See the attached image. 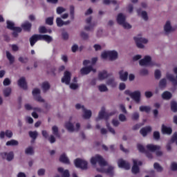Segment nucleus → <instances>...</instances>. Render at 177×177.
I'll return each instance as SVG.
<instances>
[{
  "label": "nucleus",
  "instance_id": "1",
  "mask_svg": "<svg viewBox=\"0 0 177 177\" xmlns=\"http://www.w3.org/2000/svg\"><path fill=\"white\" fill-rule=\"evenodd\" d=\"M91 162L92 165L95 166L96 164H99L100 169L97 168V171L98 172H106V174H111L114 167L111 166L107 165V162L104 160L103 157L100 155H95V156L92 157L91 159Z\"/></svg>",
  "mask_w": 177,
  "mask_h": 177
},
{
  "label": "nucleus",
  "instance_id": "2",
  "mask_svg": "<svg viewBox=\"0 0 177 177\" xmlns=\"http://www.w3.org/2000/svg\"><path fill=\"white\" fill-rule=\"evenodd\" d=\"M116 21L119 26H122L125 30H131L132 25L127 21V16L122 12L119 13L116 17Z\"/></svg>",
  "mask_w": 177,
  "mask_h": 177
},
{
  "label": "nucleus",
  "instance_id": "3",
  "mask_svg": "<svg viewBox=\"0 0 177 177\" xmlns=\"http://www.w3.org/2000/svg\"><path fill=\"white\" fill-rule=\"evenodd\" d=\"M133 39L138 49H145V45L149 44V39L142 37L140 35L134 37Z\"/></svg>",
  "mask_w": 177,
  "mask_h": 177
},
{
  "label": "nucleus",
  "instance_id": "4",
  "mask_svg": "<svg viewBox=\"0 0 177 177\" xmlns=\"http://www.w3.org/2000/svg\"><path fill=\"white\" fill-rule=\"evenodd\" d=\"M173 72L174 73V74H176V77H175V75H174V74H172L169 72H167L166 73V78L169 81L172 82V84L174 86H177V66H175L173 68Z\"/></svg>",
  "mask_w": 177,
  "mask_h": 177
},
{
  "label": "nucleus",
  "instance_id": "5",
  "mask_svg": "<svg viewBox=\"0 0 177 177\" xmlns=\"http://www.w3.org/2000/svg\"><path fill=\"white\" fill-rule=\"evenodd\" d=\"M111 113H107L106 111V108L102 107L101 110L98 113V116L96 118V121H100V120H109V117H111Z\"/></svg>",
  "mask_w": 177,
  "mask_h": 177
},
{
  "label": "nucleus",
  "instance_id": "6",
  "mask_svg": "<svg viewBox=\"0 0 177 177\" xmlns=\"http://www.w3.org/2000/svg\"><path fill=\"white\" fill-rule=\"evenodd\" d=\"M147 149L149 151H156V154L158 157H161V156H162V152L161 151V147L159 145L149 144L147 145Z\"/></svg>",
  "mask_w": 177,
  "mask_h": 177
},
{
  "label": "nucleus",
  "instance_id": "7",
  "mask_svg": "<svg viewBox=\"0 0 177 177\" xmlns=\"http://www.w3.org/2000/svg\"><path fill=\"white\" fill-rule=\"evenodd\" d=\"M75 165L77 168H81V169H88V162L84 159L77 158L74 161Z\"/></svg>",
  "mask_w": 177,
  "mask_h": 177
},
{
  "label": "nucleus",
  "instance_id": "8",
  "mask_svg": "<svg viewBox=\"0 0 177 177\" xmlns=\"http://www.w3.org/2000/svg\"><path fill=\"white\" fill-rule=\"evenodd\" d=\"M131 97L138 104V103H140L142 93H140V91H135L131 94Z\"/></svg>",
  "mask_w": 177,
  "mask_h": 177
},
{
  "label": "nucleus",
  "instance_id": "9",
  "mask_svg": "<svg viewBox=\"0 0 177 177\" xmlns=\"http://www.w3.org/2000/svg\"><path fill=\"white\" fill-rule=\"evenodd\" d=\"M61 81L63 84H66V85H70V82L71 81V73L68 71H66Z\"/></svg>",
  "mask_w": 177,
  "mask_h": 177
},
{
  "label": "nucleus",
  "instance_id": "10",
  "mask_svg": "<svg viewBox=\"0 0 177 177\" xmlns=\"http://www.w3.org/2000/svg\"><path fill=\"white\" fill-rule=\"evenodd\" d=\"M0 156L3 160H7V161H12V160L15 158V153L13 151L2 152L0 153Z\"/></svg>",
  "mask_w": 177,
  "mask_h": 177
},
{
  "label": "nucleus",
  "instance_id": "11",
  "mask_svg": "<svg viewBox=\"0 0 177 177\" xmlns=\"http://www.w3.org/2000/svg\"><path fill=\"white\" fill-rule=\"evenodd\" d=\"M91 71H93V73L96 72V69L93 68V66H88L86 67H84L80 70V73L82 75H88Z\"/></svg>",
  "mask_w": 177,
  "mask_h": 177
},
{
  "label": "nucleus",
  "instance_id": "12",
  "mask_svg": "<svg viewBox=\"0 0 177 177\" xmlns=\"http://www.w3.org/2000/svg\"><path fill=\"white\" fill-rule=\"evenodd\" d=\"M140 66H149L150 67L151 64V57L146 55L143 59H140Z\"/></svg>",
  "mask_w": 177,
  "mask_h": 177
},
{
  "label": "nucleus",
  "instance_id": "13",
  "mask_svg": "<svg viewBox=\"0 0 177 177\" xmlns=\"http://www.w3.org/2000/svg\"><path fill=\"white\" fill-rule=\"evenodd\" d=\"M133 165L132 167L131 171L133 174H139V167L138 165H142V162L136 159L133 160Z\"/></svg>",
  "mask_w": 177,
  "mask_h": 177
},
{
  "label": "nucleus",
  "instance_id": "14",
  "mask_svg": "<svg viewBox=\"0 0 177 177\" xmlns=\"http://www.w3.org/2000/svg\"><path fill=\"white\" fill-rule=\"evenodd\" d=\"M118 165L119 168H124V169H131V165L129 164V162L122 159H120L118 161Z\"/></svg>",
  "mask_w": 177,
  "mask_h": 177
},
{
  "label": "nucleus",
  "instance_id": "15",
  "mask_svg": "<svg viewBox=\"0 0 177 177\" xmlns=\"http://www.w3.org/2000/svg\"><path fill=\"white\" fill-rule=\"evenodd\" d=\"M73 117L69 118V121L65 123V128L68 131V132H75V129L74 124L72 123Z\"/></svg>",
  "mask_w": 177,
  "mask_h": 177
},
{
  "label": "nucleus",
  "instance_id": "16",
  "mask_svg": "<svg viewBox=\"0 0 177 177\" xmlns=\"http://www.w3.org/2000/svg\"><path fill=\"white\" fill-rule=\"evenodd\" d=\"M7 28L12 31H17L18 32H21L22 30L20 27H15V23L11 21H7Z\"/></svg>",
  "mask_w": 177,
  "mask_h": 177
},
{
  "label": "nucleus",
  "instance_id": "17",
  "mask_svg": "<svg viewBox=\"0 0 177 177\" xmlns=\"http://www.w3.org/2000/svg\"><path fill=\"white\" fill-rule=\"evenodd\" d=\"M174 30V28H172V24H171V21H166L164 26L165 33L167 35L171 34V32H172Z\"/></svg>",
  "mask_w": 177,
  "mask_h": 177
},
{
  "label": "nucleus",
  "instance_id": "18",
  "mask_svg": "<svg viewBox=\"0 0 177 177\" xmlns=\"http://www.w3.org/2000/svg\"><path fill=\"white\" fill-rule=\"evenodd\" d=\"M109 77H110V74L107 73L106 71H102L98 73V80H100V81H104V80L109 78Z\"/></svg>",
  "mask_w": 177,
  "mask_h": 177
},
{
  "label": "nucleus",
  "instance_id": "19",
  "mask_svg": "<svg viewBox=\"0 0 177 177\" xmlns=\"http://www.w3.org/2000/svg\"><path fill=\"white\" fill-rule=\"evenodd\" d=\"M39 39H41V41H46L48 44H50V42L53 41V38L48 35H40V36H39Z\"/></svg>",
  "mask_w": 177,
  "mask_h": 177
},
{
  "label": "nucleus",
  "instance_id": "20",
  "mask_svg": "<svg viewBox=\"0 0 177 177\" xmlns=\"http://www.w3.org/2000/svg\"><path fill=\"white\" fill-rule=\"evenodd\" d=\"M103 3L104 5H110L111 3H112V5H116L115 10H117V9H118V6L121 5V2L117 1L116 0H103Z\"/></svg>",
  "mask_w": 177,
  "mask_h": 177
},
{
  "label": "nucleus",
  "instance_id": "21",
  "mask_svg": "<svg viewBox=\"0 0 177 177\" xmlns=\"http://www.w3.org/2000/svg\"><path fill=\"white\" fill-rule=\"evenodd\" d=\"M137 13L138 16H140V17H142V19L145 20V21H147V20H149V16L147 15V12L138 9L137 10Z\"/></svg>",
  "mask_w": 177,
  "mask_h": 177
},
{
  "label": "nucleus",
  "instance_id": "22",
  "mask_svg": "<svg viewBox=\"0 0 177 177\" xmlns=\"http://www.w3.org/2000/svg\"><path fill=\"white\" fill-rule=\"evenodd\" d=\"M18 86L22 89H27V82H26V77H22L18 80Z\"/></svg>",
  "mask_w": 177,
  "mask_h": 177
},
{
  "label": "nucleus",
  "instance_id": "23",
  "mask_svg": "<svg viewBox=\"0 0 177 177\" xmlns=\"http://www.w3.org/2000/svg\"><path fill=\"white\" fill-rule=\"evenodd\" d=\"M82 117L84 120H89L92 117V111L84 109Z\"/></svg>",
  "mask_w": 177,
  "mask_h": 177
},
{
  "label": "nucleus",
  "instance_id": "24",
  "mask_svg": "<svg viewBox=\"0 0 177 177\" xmlns=\"http://www.w3.org/2000/svg\"><path fill=\"white\" fill-rule=\"evenodd\" d=\"M109 52V60H117L118 59V53L115 50H111Z\"/></svg>",
  "mask_w": 177,
  "mask_h": 177
},
{
  "label": "nucleus",
  "instance_id": "25",
  "mask_svg": "<svg viewBox=\"0 0 177 177\" xmlns=\"http://www.w3.org/2000/svg\"><path fill=\"white\" fill-rule=\"evenodd\" d=\"M106 85L109 86H111V88H115L117 86V83L115 82V79L114 77H110L106 80Z\"/></svg>",
  "mask_w": 177,
  "mask_h": 177
},
{
  "label": "nucleus",
  "instance_id": "26",
  "mask_svg": "<svg viewBox=\"0 0 177 177\" xmlns=\"http://www.w3.org/2000/svg\"><path fill=\"white\" fill-rule=\"evenodd\" d=\"M39 36L40 35H34L30 38V42L32 46L33 45H35L37 41H41V39H39Z\"/></svg>",
  "mask_w": 177,
  "mask_h": 177
},
{
  "label": "nucleus",
  "instance_id": "27",
  "mask_svg": "<svg viewBox=\"0 0 177 177\" xmlns=\"http://www.w3.org/2000/svg\"><path fill=\"white\" fill-rule=\"evenodd\" d=\"M119 75L121 81L125 82L127 80H128V72L120 71L119 72Z\"/></svg>",
  "mask_w": 177,
  "mask_h": 177
},
{
  "label": "nucleus",
  "instance_id": "28",
  "mask_svg": "<svg viewBox=\"0 0 177 177\" xmlns=\"http://www.w3.org/2000/svg\"><path fill=\"white\" fill-rule=\"evenodd\" d=\"M57 171L59 174H62V177H70V172L68 170H64L62 167H58Z\"/></svg>",
  "mask_w": 177,
  "mask_h": 177
},
{
  "label": "nucleus",
  "instance_id": "29",
  "mask_svg": "<svg viewBox=\"0 0 177 177\" xmlns=\"http://www.w3.org/2000/svg\"><path fill=\"white\" fill-rule=\"evenodd\" d=\"M59 161L60 162H63L64 164H70V160H68V158L67 157V155H66V153H63L60 156Z\"/></svg>",
  "mask_w": 177,
  "mask_h": 177
},
{
  "label": "nucleus",
  "instance_id": "30",
  "mask_svg": "<svg viewBox=\"0 0 177 177\" xmlns=\"http://www.w3.org/2000/svg\"><path fill=\"white\" fill-rule=\"evenodd\" d=\"M140 132L142 136H146L149 132H151V127L150 126L144 127L140 131Z\"/></svg>",
  "mask_w": 177,
  "mask_h": 177
},
{
  "label": "nucleus",
  "instance_id": "31",
  "mask_svg": "<svg viewBox=\"0 0 177 177\" xmlns=\"http://www.w3.org/2000/svg\"><path fill=\"white\" fill-rule=\"evenodd\" d=\"M162 133H167V135H171L172 133V129L168 127L164 124L162 125Z\"/></svg>",
  "mask_w": 177,
  "mask_h": 177
},
{
  "label": "nucleus",
  "instance_id": "32",
  "mask_svg": "<svg viewBox=\"0 0 177 177\" xmlns=\"http://www.w3.org/2000/svg\"><path fill=\"white\" fill-rule=\"evenodd\" d=\"M139 111L142 113H149L150 111H151V107H150V106L142 105L139 107Z\"/></svg>",
  "mask_w": 177,
  "mask_h": 177
},
{
  "label": "nucleus",
  "instance_id": "33",
  "mask_svg": "<svg viewBox=\"0 0 177 177\" xmlns=\"http://www.w3.org/2000/svg\"><path fill=\"white\" fill-rule=\"evenodd\" d=\"M32 26V25L31 24V23L28 21H26L21 24V27L24 28L25 31H30V30H31Z\"/></svg>",
  "mask_w": 177,
  "mask_h": 177
},
{
  "label": "nucleus",
  "instance_id": "34",
  "mask_svg": "<svg viewBox=\"0 0 177 177\" xmlns=\"http://www.w3.org/2000/svg\"><path fill=\"white\" fill-rule=\"evenodd\" d=\"M41 89L43 92L46 93L50 89V84H49V82H45L41 84Z\"/></svg>",
  "mask_w": 177,
  "mask_h": 177
},
{
  "label": "nucleus",
  "instance_id": "35",
  "mask_svg": "<svg viewBox=\"0 0 177 177\" xmlns=\"http://www.w3.org/2000/svg\"><path fill=\"white\" fill-rule=\"evenodd\" d=\"M162 99H165V100H169V99L172 97V93H171V92L169 91H165L162 94Z\"/></svg>",
  "mask_w": 177,
  "mask_h": 177
},
{
  "label": "nucleus",
  "instance_id": "36",
  "mask_svg": "<svg viewBox=\"0 0 177 177\" xmlns=\"http://www.w3.org/2000/svg\"><path fill=\"white\" fill-rule=\"evenodd\" d=\"M3 93L5 97H9L12 94V88L10 87H7L3 89Z\"/></svg>",
  "mask_w": 177,
  "mask_h": 177
},
{
  "label": "nucleus",
  "instance_id": "37",
  "mask_svg": "<svg viewBox=\"0 0 177 177\" xmlns=\"http://www.w3.org/2000/svg\"><path fill=\"white\" fill-rule=\"evenodd\" d=\"M6 57L9 60L10 64L15 63V56L12 55V54L9 51H6Z\"/></svg>",
  "mask_w": 177,
  "mask_h": 177
},
{
  "label": "nucleus",
  "instance_id": "38",
  "mask_svg": "<svg viewBox=\"0 0 177 177\" xmlns=\"http://www.w3.org/2000/svg\"><path fill=\"white\" fill-rule=\"evenodd\" d=\"M6 146H19V141L10 140L6 143Z\"/></svg>",
  "mask_w": 177,
  "mask_h": 177
},
{
  "label": "nucleus",
  "instance_id": "39",
  "mask_svg": "<svg viewBox=\"0 0 177 177\" xmlns=\"http://www.w3.org/2000/svg\"><path fill=\"white\" fill-rule=\"evenodd\" d=\"M53 134L56 136V138H60V133H59V128L57 126H53L52 127Z\"/></svg>",
  "mask_w": 177,
  "mask_h": 177
},
{
  "label": "nucleus",
  "instance_id": "40",
  "mask_svg": "<svg viewBox=\"0 0 177 177\" xmlns=\"http://www.w3.org/2000/svg\"><path fill=\"white\" fill-rule=\"evenodd\" d=\"M153 168L157 172H162V171H164V168H162L158 162L153 164Z\"/></svg>",
  "mask_w": 177,
  "mask_h": 177
},
{
  "label": "nucleus",
  "instance_id": "41",
  "mask_svg": "<svg viewBox=\"0 0 177 177\" xmlns=\"http://www.w3.org/2000/svg\"><path fill=\"white\" fill-rule=\"evenodd\" d=\"M165 86H167V79L163 78L160 80L159 82V88H160V89H164Z\"/></svg>",
  "mask_w": 177,
  "mask_h": 177
},
{
  "label": "nucleus",
  "instance_id": "42",
  "mask_svg": "<svg viewBox=\"0 0 177 177\" xmlns=\"http://www.w3.org/2000/svg\"><path fill=\"white\" fill-rule=\"evenodd\" d=\"M98 89L100 92H107L109 91V88H107L106 84H100L98 86Z\"/></svg>",
  "mask_w": 177,
  "mask_h": 177
},
{
  "label": "nucleus",
  "instance_id": "43",
  "mask_svg": "<svg viewBox=\"0 0 177 177\" xmlns=\"http://www.w3.org/2000/svg\"><path fill=\"white\" fill-rule=\"evenodd\" d=\"M25 153L29 156H32L34 154V148L32 147H28L26 149Z\"/></svg>",
  "mask_w": 177,
  "mask_h": 177
},
{
  "label": "nucleus",
  "instance_id": "44",
  "mask_svg": "<svg viewBox=\"0 0 177 177\" xmlns=\"http://www.w3.org/2000/svg\"><path fill=\"white\" fill-rule=\"evenodd\" d=\"M170 169L171 171H177V162H171L170 164Z\"/></svg>",
  "mask_w": 177,
  "mask_h": 177
},
{
  "label": "nucleus",
  "instance_id": "45",
  "mask_svg": "<svg viewBox=\"0 0 177 177\" xmlns=\"http://www.w3.org/2000/svg\"><path fill=\"white\" fill-rule=\"evenodd\" d=\"M171 109L174 113H176L177 111V103L176 102H171Z\"/></svg>",
  "mask_w": 177,
  "mask_h": 177
},
{
  "label": "nucleus",
  "instance_id": "46",
  "mask_svg": "<svg viewBox=\"0 0 177 177\" xmlns=\"http://www.w3.org/2000/svg\"><path fill=\"white\" fill-rule=\"evenodd\" d=\"M29 136L33 139V140H35L37 139V137L38 136V132L37 131H30Z\"/></svg>",
  "mask_w": 177,
  "mask_h": 177
},
{
  "label": "nucleus",
  "instance_id": "47",
  "mask_svg": "<svg viewBox=\"0 0 177 177\" xmlns=\"http://www.w3.org/2000/svg\"><path fill=\"white\" fill-rule=\"evenodd\" d=\"M64 21L62 20V18L57 17V19H56L57 26L58 27H63Z\"/></svg>",
  "mask_w": 177,
  "mask_h": 177
},
{
  "label": "nucleus",
  "instance_id": "48",
  "mask_svg": "<svg viewBox=\"0 0 177 177\" xmlns=\"http://www.w3.org/2000/svg\"><path fill=\"white\" fill-rule=\"evenodd\" d=\"M18 60L20 63H23L24 64H26V63H28V58L26 57H19Z\"/></svg>",
  "mask_w": 177,
  "mask_h": 177
},
{
  "label": "nucleus",
  "instance_id": "49",
  "mask_svg": "<svg viewBox=\"0 0 177 177\" xmlns=\"http://www.w3.org/2000/svg\"><path fill=\"white\" fill-rule=\"evenodd\" d=\"M139 117H140L139 113L134 112L131 115V120H133V121H136V120H139Z\"/></svg>",
  "mask_w": 177,
  "mask_h": 177
},
{
  "label": "nucleus",
  "instance_id": "50",
  "mask_svg": "<svg viewBox=\"0 0 177 177\" xmlns=\"http://www.w3.org/2000/svg\"><path fill=\"white\" fill-rule=\"evenodd\" d=\"M154 75L156 80H160L161 78V71L156 69Z\"/></svg>",
  "mask_w": 177,
  "mask_h": 177
},
{
  "label": "nucleus",
  "instance_id": "51",
  "mask_svg": "<svg viewBox=\"0 0 177 177\" xmlns=\"http://www.w3.org/2000/svg\"><path fill=\"white\" fill-rule=\"evenodd\" d=\"M45 172H46V170L44 168L39 169L37 170V175L39 176H44L45 175Z\"/></svg>",
  "mask_w": 177,
  "mask_h": 177
},
{
  "label": "nucleus",
  "instance_id": "52",
  "mask_svg": "<svg viewBox=\"0 0 177 177\" xmlns=\"http://www.w3.org/2000/svg\"><path fill=\"white\" fill-rule=\"evenodd\" d=\"M80 37L83 39H89V35L84 31H82L80 32Z\"/></svg>",
  "mask_w": 177,
  "mask_h": 177
},
{
  "label": "nucleus",
  "instance_id": "53",
  "mask_svg": "<svg viewBox=\"0 0 177 177\" xmlns=\"http://www.w3.org/2000/svg\"><path fill=\"white\" fill-rule=\"evenodd\" d=\"M149 67H157V68H160L161 67V64L155 62V61H151V65Z\"/></svg>",
  "mask_w": 177,
  "mask_h": 177
},
{
  "label": "nucleus",
  "instance_id": "54",
  "mask_svg": "<svg viewBox=\"0 0 177 177\" xmlns=\"http://www.w3.org/2000/svg\"><path fill=\"white\" fill-rule=\"evenodd\" d=\"M39 93H41V90L39 88H35L32 91V95L34 97H37V96H39Z\"/></svg>",
  "mask_w": 177,
  "mask_h": 177
},
{
  "label": "nucleus",
  "instance_id": "55",
  "mask_svg": "<svg viewBox=\"0 0 177 177\" xmlns=\"http://www.w3.org/2000/svg\"><path fill=\"white\" fill-rule=\"evenodd\" d=\"M170 142L171 143H176V145H177V133H174L173 134Z\"/></svg>",
  "mask_w": 177,
  "mask_h": 177
},
{
  "label": "nucleus",
  "instance_id": "56",
  "mask_svg": "<svg viewBox=\"0 0 177 177\" xmlns=\"http://www.w3.org/2000/svg\"><path fill=\"white\" fill-rule=\"evenodd\" d=\"M66 12V8L63 7L57 8V15H62V13H64Z\"/></svg>",
  "mask_w": 177,
  "mask_h": 177
},
{
  "label": "nucleus",
  "instance_id": "57",
  "mask_svg": "<svg viewBox=\"0 0 177 177\" xmlns=\"http://www.w3.org/2000/svg\"><path fill=\"white\" fill-rule=\"evenodd\" d=\"M74 6H70V15H71V19L72 20H74Z\"/></svg>",
  "mask_w": 177,
  "mask_h": 177
},
{
  "label": "nucleus",
  "instance_id": "58",
  "mask_svg": "<svg viewBox=\"0 0 177 177\" xmlns=\"http://www.w3.org/2000/svg\"><path fill=\"white\" fill-rule=\"evenodd\" d=\"M106 127L108 128V130L109 131V132H111V133H112L113 135H115V130H114L113 127H110V124H109L108 122H106Z\"/></svg>",
  "mask_w": 177,
  "mask_h": 177
},
{
  "label": "nucleus",
  "instance_id": "59",
  "mask_svg": "<svg viewBox=\"0 0 177 177\" xmlns=\"http://www.w3.org/2000/svg\"><path fill=\"white\" fill-rule=\"evenodd\" d=\"M39 32H40V34H46V32H48V30L45 26H41L39 28Z\"/></svg>",
  "mask_w": 177,
  "mask_h": 177
},
{
  "label": "nucleus",
  "instance_id": "60",
  "mask_svg": "<svg viewBox=\"0 0 177 177\" xmlns=\"http://www.w3.org/2000/svg\"><path fill=\"white\" fill-rule=\"evenodd\" d=\"M101 57L102 59H107V57L109 58V51H104L102 53Z\"/></svg>",
  "mask_w": 177,
  "mask_h": 177
},
{
  "label": "nucleus",
  "instance_id": "61",
  "mask_svg": "<svg viewBox=\"0 0 177 177\" xmlns=\"http://www.w3.org/2000/svg\"><path fill=\"white\" fill-rule=\"evenodd\" d=\"M46 23L48 26H53V17H48L46 19Z\"/></svg>",
  "mask_w": 177,
  "mask_h": 177
},
{
  "label": "nucleus",
  "instance_id": "62",
  "mask_svg": "<svg viewBox=\"0 0 177 177\" xmlns=\"http://www.w3.org/2000/svg\"><path fill=\"white\" fill-rule=\"evenodd\" d=\"M119 120L121 121V122H125V121H127V116L122 113L120 114Z\"/></svg>",
  "mask_w": 177,
  "mask_h": 177
},
{
  "label": "nucleus",
  "instance_id": "63",
  "mask_svg": "<svg viewBox=\"0 0 177 177\" xmlns=\"http://www.w3.org/2000/svg\"><path fill=\"white\" fill-rule=\"evenodd\" d=\"M48 140L50 142V143L53 144L56 142V138H55V136L50 135L48 138Z\"/></svg>",
  "mask_w": 177,
  "mask_h": 177
},
{
  "label": "nucleus",
  "instance_id": "64",
  "mask_svg": "<svg viewBox=\"0 0 177 177\" xmlns=\"http://www.w3.org/2000/svg\"><path fill=\"white\" fill-rule=\"evenodd\" d=\"M5 133H6V136L7 138H8L9 139H10V138H12L13 136V133L10 130H7V131H6Z\"/></svg>",
  "mask_w": 177,
  "mask_h": 177
}]
</instances>
